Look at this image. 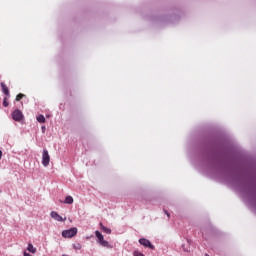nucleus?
I'll use <instances>...</instances> for the list:
<instances>
[{
  "label": "nucleus",
  "instance_id": "nucleus-3",
  "mask_svg": "<svg viewBox=\"0 0 256 256\" xmlns=\"http://www.w3.org/2000/svg\"><path fill=\"white\" fill-rule=\"evenodd\" d=\"M75 235H77L76 227L62 231V237H64V239H73V237H75Z\"/></svg>",
  "mask_w": 256,
  "mask_h": 256
},
{
  "label": "nucleus",
  "instance_id": "nucleus-13",
  "mask_svg": "<svg viewBox=\"0 0 256 256\" xmlns=\"http://www.w3.org/2000/svg\"><path fill=\"white\" fill-rule=\"evenodd\" d=\"M133 256H145L143 253L139 252L138 250H135L133 252Z\"/></svg>",
  "mask_w": 256,
  "mask_h": 256
},
{
  "label": "nucleus",
  "instance_id": "nucleus-1",
  "mask_svg": "<svg viewBox=\"0 0 256 256\" xmlns=\"http://www.w3.org/2000/svg\"><path fill=\"white\" fill-rule=\"evenodd\" d=\"M0 87L2 89V93H4V95L6 96L3 99L2 105L3 107H7L9 105V98L11 97V94L9 92V87H7V84H5V82H1Z\"/></svg>",
  "mask_w": 256,
  "mask_h": 256
},
{
  "label": "nucleus",
  "instance_id": "nucleus-17",
  "mask_svg": "<svg viewBox=\"0 0 256 256\" xmlns=\"http://www.w3.org/2000/svg\"><path fill=\"white\" fill-rule=\"evenodd\" d=\"M3 157V151L0 150V160Z\"/></svg>",
  "mask_w": 256,
  "mask_h": 256
},
{
  "label": "nucleus",
  "instance_id": "nucleus-7",
  "mask_svg": "<svg viewBox=\"0 0 256 256\" xmlns=\"http://www.w3.org/2000/svg\"><path fill=\"white\" fill-rule=\"evenodd\" d=\"M50 217H52V219H54L55 221H58V222L67 221V218L61 217V215H59V213H57L56 211H52L50 213Z\"/></svg>",
  "mask_w": 256,
  "mask_h": 256
},
{
  "label": "nucleus",
  "instance_id": "nucleus-5",
  "mask_svg": "<svg viewBox=\"0 0 256 256\" xmlns=\"http://www.w3.org/2000/svg\"><path fill=\"white\" fill-rule=\"evenodd\" d=\"M50 162H51V156H49V151H47V149H44L42 153V165L44 167H49Z\"/></svg>",
  "mask_w": 256,
  "mask_h": 256
},
{
  "label": "nucleus",
  "instance_id": "nucleus-19",
  "mask_svg": "<svg viewBox=\"0 0 256 256\" xmlns=\"http://www.w3.org/2000/svg\"><path fill=\"white\" fill-rule=\"evenodd\" d=\"M62 256H69V255H67V254H63Z\"/></svg>",
  "mask_w": 256,
  "mask_h": 256
},
{
  "label": "nucleus",
  "instance_id": "nucleus-15",
  "mask_svg": "<svg viewBox=\"0 0 256 256\" xmlns=\"http://www.w3.org/2000/svg\"><path fill=\"white\" fill-rule=\"evenodd\" d=\"M164 213L167 215V217H171V214H169V212H167V210H164Z\"/></svg>",
  "mask_w": 256,
  "mask_h": 256
},
{
  "label": "nucleus",
  "instance_id": "nucleus-6",
  "mask_svg": "<svg viewBox=\"0 0 256 256\" xmlns=\"http://www.w3.org/2000/svg\"><path fill=\"white\" fill-rule=\"evenodd\" d=\"M139 243L140 245H143V247H146L147 249H151L152 251H155V245H153L149 239L140 238Z\"/></svg>",
  "mask_w": 256,
  "mask_h": 256
},
{
  "label": "nucleus",
  "instance_id": "nucleus-12",
  "mask_svg": "<svg viewBox=\"0 0 256 256\" xmlns=\"http://www.w3.org/2000/svg\"><path fill=\"white\" fill-rule=\"evenodd\" d=\"M73 249H75L76 251H80V249H81V244H80V243L74 244V245H73Z\"/></svg>",
  "mask_w": 256,
  "mask_h": 256
},
{
  "label": "nucleus",
  "instance_id": "nucleus-11",
  "mask_svg": "<svg viewBox=\"0 0 256 256\" xmlns=\"http://www.w3.org/2000/svg\"><path fill=\"white\" fill-rule=\"evenodd\" d=\"M38 123H45V116L43 114H39L37 117H36Z\"/></svg>",
  "mask_w": 256,
  "mask_h": 256
},
{
  "label": "nucleus",
  "instance_id": "nucleus-16",
  "mask_svg": "<svg viewBox=\"0 0 256 256\" xmlns=\"http://www.w3.org/2000/svg\"><path fill=\"white\" fill-rule=\"evenodd\" d=\"M24 256H33V255H31V254H29L27 252H24Z\"/></svg>",
  "mask_w": 256,
  "mask_h": 256
},
{
  "label": "nucleus",
  "instance_id": "nucleus-8",
  "mask_svg": "<svg viewBox=\"0 0 256 256\" xmlns=\"http://www.w3.org/2000/svg\"><path fill=\"white\" fill-rule=\"evenodd\" d=\"M99 227L103 233H106L107 235H111V228H108L102 224V222L99 223Z\"/></svg>",
  "mask_w": 256,
  "mask_h": 256
},
{
  "label": "nucleus",
  "instance_id": "nucleus-9",
  "mask_svg": "<svg viewBox=\"0 0 256 256\" xmlns=\"http://www.w3.org/2000/svg\"><path fill=\"white\" fill-rule=\"evenodd\" d=\"M64 203L66 205H73V196H66Z\"/></svg>",
  "mask_w": 256,
  "mask_h": 256
},
{
  "label": "nucleus",
  "instance_id": "nucleus-4",
  "mask_svg": "<svg viewBox=\"0 0 256 256\" xmlns=\"http://www.w3.org/2000/svg\"><path fill=\"white\" fill-rule=\"evenodd\" d=\"M12 119L18 123H21V121L25 119V116H23V112H21V110L16 109L12 112Z\"/></svg>",
  "mask_w": 256,
  "mask_h": 256
},
{
  "label": "nucleus",
  "instance_id": "nucleus-2",
  "mask_svg": "<svg viewBox=\"0 0 256 256\" xmlns=\"http://www.w3.org/2000/svg\"><path fill=\"white\" fill-rule=\"evenodd\" d=\"M95 235L97 237V243H99V245H101V247H106V249L113 248V246H111V244H109V242H107V240H105V238L103 237V234H101V232L99 230L95 231Z\"/></svg>",
  "mask_w": 256,
  "mask_h": 256
},
{
  "label": "nucleus",
  "instance_id": "nucleus-10",
  "mask_svg": "<svg viewBox=\"0 0 256 256\" xmlns=\"http://www.w3.org/2000/svg\"><path fill=\"white\" fill-rule=\"evenodd\" d=\"M27 250L33 254L37 253V248L33 247V244H28Z\"/></svg>",
  "mask_w": 256,
  "mask_h": 256
},
{
  "label": "nucleus",
  "instance_id": "nucleus-18",
  "mask_svg": "<svg viewBox=\"0 0 256 256\" xmlns=\"http://www.w3.org/2000/svg\"><path fill=\"white\" fill-rule=\"evenodd\" d=\"M45 129H46L45 126H42V131H43V132H45Z\"/></svg>",
  "mask_w": 256,
  "mask_h": 256
},
{
  "label": "nucleus",
  "instance_id": "nucleus-14",
  "mask_svg": "<svg viewBox=\"0 0 256 256\" xmlns=\"http://www.w3.org/2000/svg\"><path fill=\"white\" fill-rule=\"evenodd\" d=\"M23 97H25V94H18L17 96H16V101H20L21 99H23Z\"/></svg>",
  "mask_w": 256,
  "mask_h": 256
}]
</instances>
